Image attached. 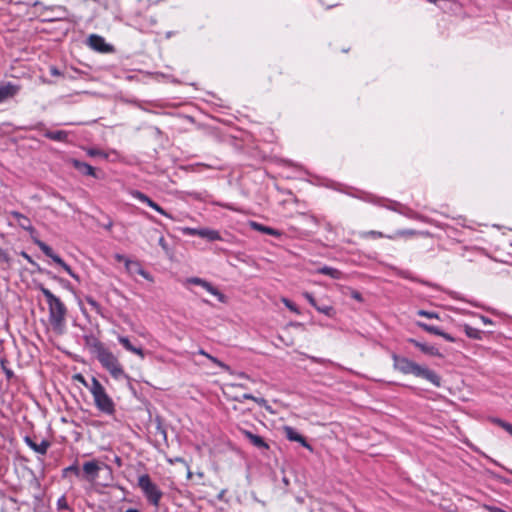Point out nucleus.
<instances>
[{
	"label": "nucleus",
	"instance_id": "f257e3e1",
	"mask_svg": "<svg viewBox=\"0 0 512 512\" xmlns=\"http://www.w3.org/2000/svg\"><path fill=\"white\" fill-rule=\"evenodd\" d=\"M392 360L393 368L402 374H412L416 377L426 379L436 387L441 386V377L435 371L395 353L392 354Z\"/></svg>",
	"mask_w": 512,
	"mask_h": 512
},
{
	"label": "nucleus",
	"instance_id": "f03ea898",
	"mask_svg": "<svg viewBox=\"0 0 512 512\" xmlns=\"http://www.w3.org/2000/svg\"><path fill=\"white\" fill-rule=\"evenodd\" d=\"M40 291L44 295L48 310H49V323L54 331L62 333L65 327L67 308L65 304L55 296L48 288L40 286Z\"/></svg>",
	"mask_w": 512,
	"mask_h": 512
},
{
	"label": "nucleus",
	"instance_id": "7ed1b4c3",
	"mask_svg": "<svg viewBox=\"0 0 512 512\" xmlns=\"http://www.w3.org/2000/svg\"><path fill=\"white\" fill-rule=\"evenodd\" d=\"M97 359L115 380L128 378L118 358L102 345L97 346Z\"/></svg>",
	"mask_w": 512,
	"mask_h": 512
},
{
	"label": "nucleus",
	"instance_id": "20e7f679",
	"mask_svg": "<svg viewBox=\"0 0 512 512\" xmlns=\"http://www.w3.org/2000/svg\"><path fill=\"white\" fill-rule=\"evenodd\" d=\"M89 390L98 410L108 415L114 413L115 404L112 398L107 394L104 386L95 377L91 379Z\"/></svg>",
	"mask_w": 512,
	"mask_h": 512
},
{
	"label": "nucleus",
	"instance_id": "39448f33",
	"mask_svg": "<svg viewBox=\"0 0 512 512\" xmlns=\"http://www.w3.org/2000/svg\"><path fill=\"white\" fill-rule=\"evenodd\" d=\"M138 486L146 496L147 500L154 506H158L162 497V492L156 484L151 481L147 474L140 475L138 478Z\"/></svg>",
	"mask_w": 512,
	"mask_h": 512
},
{
	"label": "nucleus",
	"instance_id": "423d86ee",
	"mask_svg": "<svg viewBox=\"0 0 512 512\" xmlns=\"http://www.w3.org/2000/svg\"><path fill=\"white\" fill-rule=\"evenodd\" d=\"M103 469H106L109 473H111L110 467L105 463H100L95 460L85 462L83 464V477L89 482H95L99 472Z\"/></svg>",
	"mask_w": 512,
	"mask_h": 512
},
{
	"label": "nucleus",
	"instance_id": "0eeeda50",
	"mask_svg": "<svg viewBox=\"0 0 512 512\" xmlns=\"http://www.w3.org/2000/svg\"><path fill=\"white\" fill-rule=\"evenodd\" d=\"M36 245L41 249V251L51 258L56 264H58L60 267L64 269L71 277H73L76 280H79L78 275H76L69 265H67L57 254L53 252L51 247H49L46 243H44L41 240H35Z\"/></svg>",
	"mask_w": 512,
	"mask_h": 512
},
{
	"label": "nucleus",
	"instance_id": "6e6552de",
	"mask_svg": "<svg viewBox=\"0 0 512 512\" xmlns=\"http://www.w3.org/2000/svg\"><path fill=\"white\" fill-rule=\"evenodd\" d=\"M186 283L187 284H194V285L201 286L208 293H210L211 295L215 296L218 299V301L221 302V303H225L226 300H227L226 296L222 292H220L211 283H209L208 281H206V280H204L202 278L192 277V278L187 279Z\"/></svg>",
	"mask_w": 512,
	"mask_h": 512
},
{
	"label": "nucleus",
	"instance_id": "1a4fd4ad",
	"mask_svg": "<svg viewBox=\"0 0 512 512\" xmlns=\"http://www.w3.org/2000/svg\"><path fill=\"white\" fill-rule=\"evenodd\" d=\"M88 46L100 53H111L114 51L112 45L106 43L105 39L97 34H91L87 40Z\"/></svg>",
	"mask_w": 512,
	"mask_h": 512
},
{
	"label": "nucleus",
	"instance_id": "9d476101",
	"mask_svg": "<svg viewBox=\"0 0 512 512\" xmlns=\"http://www.w3.org/2000/svg\"><path fill=\"white\" fill-rule=\"evenodd\" d=\"M416 325L419 328H421L422 330H424L425 332H428V333L433 334V335L440 336V337L444 338L448 342H451V343L456 342L455 337H453L449 333H446V332L442 331L440 328H438L436 326H432V325H429V324H427L425 322H421V321H417Z\"/></svg>",
	"mask_w": 512,
	"mask_h": 512
},
{
	"label": "nucleus",
	"instance_id": "9b49d317",
	"mask_svg": "<svg viewBox=\"0 0 512 512\" xmlns=\"http://www.w3.org/2000/svg\"><path fill=\"white\" fill-rule=\"evenodd\" d=\"M284 433H285V436L286 438L289 440V441H293V442H298L301 446H303L304 448L308 449L309 451H313V448L312 446L306 441V439L300 434L297 432L296 429H294L293 427H290V426H285L284 427Z\"/></svg>",
	"mask_w": 512,
	"mask_h": 512
},
{
	"label": "nucleus",
	"instance_id": "f8f14e48",
	"mask_svg": "<svg viewBox=\"0 0 512 512\" xmlns=\"http://www.w3.org/2000/svg\"><path fill=\"white\" fill-rule=\"evenodd\" d=\"M131 195L133 198L143 202V203H146L149 207H151L152 209H154L155 211H157L158 213L166 216V217H169L171 218V216L165 211L163 210L156 202H154L153 200H151L147 195H145L144 193L140 192V191H137V190H134L131 192Z\"/></svg>",
	"mask_w": 512,
	"mask_h": 512
},
{
	"label": "nucleus",
	"instance_id": "ddd939ff",
	"mask_svg": "<svg viewBox=\"0 0 512 512\" xmlns=\"http://www.w3.org/2000/svg\"><path fill=\"white\" fill-rule=\"evenodd\" d=\"M408 342L420 349L421 352L430 356H440L439 349L431 344L420 342L416 339L410 338Z\"/></svg>",
	"mask_w": 512,
	"mask_h": 512
},
{
	"label": "nucleus",
	"instance_id": "4468645a",
	"mask_svg": "<svg viewBox=\"0 0 512 512\" xmlns=\"http://www.w3.org/2000/svg\"><path fill=\"white\" fill-rule=\"evenodd\" d=\"M19 91V87L11 83L0 85V103L12 98Z\"/></svg>",
	"mask_w": 512,
	"mask_h": 512
},
{
	"label": "nucleus",
	"instance_id": "2eb2a0df",
	"mask_svg": "<svg viewBox=\"0 0 512 512\" xmlns=\"http://www.w3.org/2000/svg\"><path fill=\"white\" fill-rule=\"evenodd\" d=\"M25 442L32 450L42 455L46 454L50 446V442L47 440H41L39 443H36L29 437L25 438Z\"/></svg>",
	"mask_w": 512,
	"mask_h": 512
},
{
	"label": "nucleus",
	"instance_id": "dca6fc26",
	"mask_svg": "<svg viewBox=\"0 0 512 512\" xmlns=\"http://www.w3.org/2000/svg\"><path fill=\"white\" fill-rule=\"evenodd\" d=\"M118 341L129 352H132V353L138 355L142 359L145 357L143 349L135 347L134 345H132L130 340L127 337H125V336H118Z\"/></svg>",
	"mask_w": 512,
	"mask_h": 512
},
{
	"label": "nucleus",
	"instance_id": "f3484780",
	"mask_svg": "<svg viewBox=\"0 0 512 512\" xmlns=\"http://www.w3.org/2000/svg\"><path fill=\"white\" fill-rule=\"evenodd\" d=\"M72 164H73L74 168L77 169L80 173H82L84 175L96 177L95 169L91 165H89L85 162L79 161V160H75V159L72 160Z\"/></svg>",
	"mask_w": 512,
	"mask_h": 512
},
{
	"label": "nucleus",
	"instance_id": "a211bd4d",
	"mask_svg": "<svg viewBox=\"0 0 512 512\" xmlns=\"http://www.w3.org/2000/svg\"><path fill=\"white\" fill-rule=\"evenodd\" d=\"M11 216L13 217V219L16 221V223L21 228L28 230V231H31L33 229L30 219L28 217H26L25 215H23L19 212L13 211V212H11Z\"/></svg>",
	"mask_w": 512,
	"mask_h": 512
},
{
	"label": "nucleus",
	"instance_id": "6ab92c4d",
	"mask_svg": "<svg viewBox=\"0 0 512 512\" xmlns=\"http://www.w3.org/2000/svg\"><path fill=\"white\" fill-rule=\"evenodd\" d=\"M463 330L466 334V336L470 339H474V340H482L483 339V331L477 329V328H474L468 324H463Z\"/></svg>",
	"mask_w": 512,
	"mask_h": 512
},
{
	"label": "nucleus",
	"instance_id": "aec40b11",
	"mask_svg": "<svg viewBox=\"0 0 512 512\" xmlns=\"http://www.w3.org/2000/svg\"><path fill=\"white\" fill-rule=\"evenodd\" d=\"M386 201L388 202V200H386ZM380 205L383 206V207H386L389 210L396 211V212H398L400 214H404V215H406L408 217H411V218L415 217V215L411 211L405 212L402 209L403 206L400 203L396 202V201H389L388 205H386V204H380Z\"/></svg>",
	"mask_w": 512,
	"mask_h": 512
},
{
	"label": "nucleus",
	"instance_id": "412c9836",
	"mask_svg": "<svg viewBox=\"0 0 512 512\" xmlns=\"http://www.w3.org/2000/svg\"><path fill=\"white\" fill-rule=\"evenodd\" d=\"M318 273L331 277L332 279H340L342 272L330 266H323L318 269Z\"/></svg>",
	"mask_w": 512,
	"mask_h": 512
},
{
	"label": "nucleus",
	"instance_id": "4be33fe9",
	"mask_svg": "<svg viewBox=\"0 0 512 512\" xmlns=\"http://www.w3.org/2000/svg\"><path fill=\"white\" fill-rule=\"evenodd\" d=\"M359 236L363 239H367V238H388V239H395V236H392V235H385L384 233L380 232V231H376V230H370V231H362L359 233Z\"/></svg>",
	"mask_w": 512,
	"mask_h": 512
},
{
	"label": "nucleus",
	"instance_id": "5701e85b",
	"mask_svg": "<svg viewBox=\"0 0 512 512\" xmlns=\"http://www.w3.org/2000/svg\"><path fill=\"white\" fill-rule=\"evenodd\" d=\"M45 136L49 139L55 140V141H66L67 139V132L65 131H48L45 133Z\"/></svg>",
	"mask_w": 512,
	"mask_h": 512
},
{
	"label": "nucleus",
	"instance_id": "b1692460",
	"mask_svg": "<svg viewBox=\"0 0 512 512\" xmlns=\"http://www.w3.org/2000/svg\"><path fill=\"white\" fill-rule=\"evenodd\" d=\"M197 235L202 238H207L209 240H217L219 239V233L215 230L210 229H199V232H197Z\"/></svg>",
	"mask_w": 512,
	"mask_h": 512
},
{
	"label": "nucleus",
	"instance_id": "393cba45",
	"mask_svg": "<svg viewBox=\"0 0 512 512\" xmlns=\"http://www.w3.org/2000/svg\"><path fill=\"white\" fill-rule=\"evenodd\" d=\"M490 422L498 425L499 427L504 429L506 432H508L512 436V424L511 423H508V422H506L500 418H497V417L490 418Z\"/></svg>",
	"mask_w": 512,
	"mask_h": 512
},
{
	"label": "nucleus",
	"instance_id": "a878e982",
	"mask_svg": "<svg viewBox=\"0 0 512 512\" xmlns=\"http://www.w3.org/2000/svg\"><path fill=\"white\" fill-rule=\"evenodd\" d=\"M258 232H263V233H266L268 235H271V236H274L277 238H280L282 236L281 231L271 228V227L261 225V224H258Z\"/></svg>",
	"mask_w": 512,
	"mask_h": 512
},
{
	"label": "nucleus",
	"instance_id": "bb28decb",
	"mask_svg": "<svg viewBox=\"0 0 512 512\" xmlns=\"http://www.w3.org/2000/svg\"><path fill=\"white\" fill-rule=\"evenodd\" d=\"M315 309L319 313H322L328 317H332L334 315V308L330 305H317Z\"/></svg>",
	"mask_w": 512,
	"mask_h": 512
},
{
	"label": "nucleus",
	"instance_id": "cd10ccee",
	"mask_svg": "<svg viewBox=\"0 0 512 512\" xmlns=\"http://www.w3.org/2000/svg\"><path fill=\"white\" fill-rule=\"evenodd\" d=\"M115 259L119 262H124L126 269L129 270L131 265L138 267V262L127 259L124 255L116 254Z\"/></svg>",
	"mask_w": 512,
	"mask_h": 512
},
{
	"label": "nucleus",
	"instance_id": "c85d7f7f",
	"mask_svg": "<svg viewBox=\"0 0 512 512\" xmlns=\"http://www.w3.org/2000/svg\"><path fill=\"white\" fill-rule=\"evenodd\" d=\"M282 303L293 313L299 315L301 312L297 305L287 298L282 299Z\"/></svg>",
	"mask_w": 512,
	"mask_h": 512
},
{
	"label": "nucleus",
	"instance_id": "c756f323",
	"mask_svg": "<svg viewBox=\"0 0 512 512\" xmlns=\"http://www.w3.org/2000/svg\"><path fill=\"white\" fill-rule=\"evenodd\" d=\"M417 315H419L421 317H426L429 319H439V314L434 311H427V310L420 309L417 311Z\"/></svg>",
	"mask_w": 512,
	"mask_h": 512
},
{
	"label": "nucleus",
	"instance_id": "7c9ffc66",
	"mask_svg": "<svg viewBox=\"0 0 512 512\" xmlns=\"http://www.w3.org/2000/svg\"><path fill=\"white\" fill-rule=\"evenodd\" d=\"M301 217L304 219V221L307 225H311L314 227L318 226V220L314 215H307V214L302 213Z\"/></svg>",
	"mask_w": 512,
	"mask_h": 512
},
{
	"label": "nucleus",
	"instance_id": "2f4dec72",
	"mask_svg": "<svg viewBox=\"0 0 512 512\" xmlns=\"http://www.w3.org/2000/svg\"><path fill=\"white\" fill-rule=\"evenodd\" d=\"M199 354H201V355H203V356L207 357L208 359H210L213 363L217 364L218 366H220V367H222V368H225V369L227 368V366H226L224 363H222L221 361H219L217 358H215V357H213V356L209 355V354H208V353H206L204 350H200V351H199Z\"/></svg>",
	"mask_w": 512,
	"mask_h": 512
},
{
	"label": "nucleus",
	"instance_id": "473e14b6",
	"mask_svg": "<svg viewBox=\"0 0 512 512\" xmlns=\"http://www.w3.org/2000/svg\"><path fill=\"white\" fill-rule=\"evenodd\" d=\"M302 295H303V297H304V298L309 302V304H310L311 306H313L314 308H316V307H317V305H318V304H317V302H316V300H315L314 296H313L310 292H307V291H306V292H303V294H302Z\"/></svg>",
	"mask_w": 512,
	"mask_h": 512
},
{
	"label": "nucleus",
	"instance_id": "72a5a7b5",
	"mask_svg": "<svg viewBox=\"0 0 512 512\" xmlns=\"http://www.w3.org/2000/svg\"><path fill=\"white\" fill-rule=\"evenodd\" d=\"M257 404H258V408L264 407L267 411L273 413V411L271 410L270 406L267 404L266 400H264L262 398H258Z\"/></svg>",
	"mask_w": 512,
	"mask_h": 512
},
{
	"label": "nucleus",
	"instance_id": "f704fd0d",
	"mask_svg": "<svg viewBox=\"0 0 512 512\" xmlns=\"http://www.w3.org/2000/svg\"><path fill=\"white\" fill-rule=\"evenodd\" d=\"M58 509H68V504L64 496L60 497L57 501Z\"/></svg>",
	"mask_w": 512,
	"mask_h": 512
},
{
	"label": "nucleus",
	"instance_id": "c9c22d12",
	"mask_svg": "<svg viewBox=\"0 0 512 512\" xmlns=\"http://www.w3.org/2000/svg\"><path fill=\"white\" fill-rule=\"evenodd\" d=\"M416 234V232L414 230H399L397 231L393 236L398 237V236H406V235H414Z\"/></svg>",
	"mask_w": 512,
	"mask_h": 512
},
{
	"label": "nucleus",
	"instance_id": "e433bc0d",
	"mask_svg": "<svg viewBox=\"0 0 512 512\" xmlns=\"http://www.w3.org/2000/svg\"><path fill=\"white\" fill-rule=\"evenodd\" d=\"M87 153H88V155L93 156V157H95V156H103V157H106V155H105L102 151H100V150H98V149H89V150L87 151Z\"/></svg>",
	"mask_w": 512,
	"mask_h": 512
},
{
	"label": "nucleus",
	"instance_id": "4c0bfd02",
	"mask_svg": "<svg viewBox=\"0 0 512 512\" xmlns=\"http://www.w3.org/2000/svg\"><path fill=\"white\" fill-rule=\"evenodd\" d=\"M479 318L482 321V323L485 324V325H492L493 324V321L490 318H488V317H486L484 315H479Z\"/></svg>",
	"mask_w": 512,
	"mask_h": 512
},
{
	"label": "nucleus",
	"instance_id": "58836bf2",
	"mask_svg": "<svg viewBox=\"0 0 512 512\" xmlns=\"http://www.w3.org/2000/svg\"><path fill=\"white\" fill-rule=\"evenodd\" d=\"M75 378L89 389L90 385L86 382L85 378L81 374L76 375Z\"/></svg>",
	"mask_w": 512,
	"mask_h": 512
},
{
	"label": "nucleus",
	"instance_id": "ea45409f",
	"mask_svg": "<svg viewBox=\"0 0 512 512\" xmlns=\"http://www.w3.org/2000/svg\"><path fill=\"white\" fill-rule=\"evenodd\" d=\"M137 273L140 274L141 276H143L144 278L146 279H149V275L147 272H145L141 267L140 265L138 264V267H137Z\"/></svg>",
	"mask_w": 512,
	"mask_h": 512
},
{
	"label": "nucleus",
	"instance_id": "a19ab883",
	"mask_svg": "<svg viewBox=\"0 0 512 512\" xmlns=\"http://www.w3.org/2000/svg\"><path fill=\"white\" fill-rule=\"evenodd\" d=\"M245 435L251 440V442L256 445V435L252 434L251 432L245 431Z\"/></svg>",
	"mask_w": 512,
	"mask_h": 512
},
{
	"label": "nucleus",
	"instance_id": "79ce46f5",
	"mask_svg": "<svg viewBox=\"0 0 512 512\" xmlns=\"http://www.w3.org/2000/svg\"><path fill=\"white\" fill-rule=\"evenodd\" d=\"M65 471H70V472H73L75 473L77 476H79L80 472H79V469L77 466H69L68 468L65 469Z\"/></svg>",
	"mask_w": 512,
	"mask_h": 512
},
{
	"label": "nucleus",
	"instance_id": "37998d69",
	"mask_svg": "<svg viewBox=\"0 0 512 512\" xmlns=\"http://www.w3.org/2000/svg\"><path fill=\"white\" fill-rule=\"evenodd\" d=\"M310 359L315 362V363H319V364H324L327 362L326 359H323V358H317V357H314V356H311Z\"/></svg>",
	"mask_w": 512,
	"mask_h": 512
},
{
	"label": "nucleus",
	"instance_id": "c03bdc74",
	"mask_svg": "<svg viewBox=\"0 0 512 512\" xmlns=\"http://www.w3.org/2000/svg\"><path fill=\"white\" fill-rule=\"evenodd\" d=\"M185 232L190 235H197V232H199V229L194 228H186Z\"/></svg>",
	"mask_w": 512,
	"mask_h": 512
},
{
	"label": "nucleus",
	"instance_id": "a18cd8bd",
	"mask_svg": "<svg viewBox=\"0 0 512 512\" xmlns=\"http://www.w3.org/2000/svg\"><path fill=\"white\" fill-rule=\"evenodd\" d=\"M159 242V245L163 248V249H167V246H166V242H165V239L163 236H161L158 240Z\"/></svg>",
	"mask_w": 512,
	"mask_h": 512
},
{
	"label": "nucleus",
	"instance_id": "49530a36",
	"mask_svg": "<svg viewBox=\"0 0 512 512\" xmlns=\"http://www.w3.org/2000/svg\"><path fill=\"white\" fill-rule=\"evenodd\" d=\"M352 298H354V299H356L358 301L362 300L361 294L359 292H357V291L352 292Z\"/></svg>",
	"mask_w": 512,
	"mask_h": 512
},
{
	"label": "nucleus",
	"instance_id": "de8ad7c7",
	"mask_svg": "<svg viewBox=\"0 0 512 512\" xmlns=\"http://www.w3.org/2000/svg\"><path fill=\"white\" fill-rule=\"evenodd\" d=\"M261 447L266 448V447H267V445H266V443L264 442V440L258 436V448H261Z\"/></svg>",
	"mask_w": 512,
	"mask_h": 512
},
{
	"label": "nucleus",
	"instance_id": "09e8293b",
	"mask_svg": "<svg viewBox=\"0 0 512 512\" xmlns=\"http://www.w3.org/2000/svg\"><path fill=\"white\" fill-rule=\"evenodd\" d=\"M87 302H88L91 306H93L94 308H98V304H97V302H96L95 300H93L92 298H88V299H87Z\"/></svg>",
	"mask_w": 512,
	"mask_h": 512
},
{
	"label": "nucleus",
	"instance_id": "8fccbe9b",
	"mask_svg": "<svg viewBox=\"0 0 512 512\" xmlns=\"http://www.w3.org/2000/svg\"><path fill=\"white\" fill-rule=\"evenodd\" d=\"M366 201L376 203V197L372 195H368L366 198H364Z\"/></svg>",
	"mask_w": 512,
	"mask_h": 512
},
{
	"label": "nucleus",
	"instance_id": "3c124183",
	"mask_svg": "<svg viewBox=\"0 0 512 512\" xmlns=\"http://www.w3.org/2000/svg\"><path fill=\"white\" fill-rule=\"evenodd\" d=\"M22 255H23V257H24L27 261H29L30 263H33V261H32V259H31V257H30L27 253L23 252V253H22Z\"/></svg>",
	"mask_w": 512,
	"mask_h": 512
},
{
	"label": "nucleus",
	"instance_id": "603ef678",
	"mask_svg": "<svg viewBox=\"0 0 512 512\" xmlns=\"http://www.w3.org/2000/svg\"><path fill=\"white\" fill-rule=\"evenodd\" d=\"M128 271H130V272H132V271L137 272V267H136V266H134V265H131V266H130V269H129Z\"/></svg>",
	"mask_w": 512,
	"mask_h": 512
},
{
	"label": "nucleus",
	"instance_id": "864d4df0",
	"mask_svg": "<svg viewBox=\"0 0 512 512\" xmlns=\"http://www.w3.org/2000/svg\"><path fill=\"white\" fill-rule=\"evenodd\" d=\"M125 512H139V511L137 509L130 508V509L126 510Z\"/></svg>",
	"mask_w": 512,
	"mask_h": 512
},
{
	"label": "nucleus",
	"instance_id": "5fc2aeb1",
	"mask_svg": "<svg viewBox=\"0 0 512 512\" xmlns=\"http://www.w3.org/2000/svg\"><path fill=\"white\" fill-rule=\"evenodd\" d=\"M112 225H113V223L110 221V222L106 225V229H111V228H112Z\"/></svg>",
	"mask_w": 512,
	"mask_h": 512
},
{
	"label": "nucleus",
	"instance_id": "6e6d98bb",
	"mask_svg": "<svg viewBox=\"0 0 512 512\" xmlns=\"http://www.w3.org/2000/svg\"><path fill=\"white\" fill-rule=\"evenodd\" d=\"M243 397L244 398H251V399H253V397L251 395H248V394H244Z\"/></svg>",
	"mask_w": 512,
	"mask_h": 512
},
{
	"label": "nucleus",
	"instance_id": "4d7b16f0",
	"mask_svg": "<svg viewBox=\"0 0 512 512\" xmlns=\"http://www.w3.org/2000/svg\"><path fill=\"white\" fill-rule=\"evenodd\" d=\"M251 227L256 229V222H251Z\"/></svg>",
	"mask_w": 512,
	"mask_h": 512
},
{
	"label": "nucleus",
	"instance_id": "13d9d810",
	"mask_svg": "<svg viewBox=\"0 0 512 512\" xmlns=\"http://www.w3.org/2000/svg\"><path fill=\"white\" fill-rule=\"evenodd\" d=\"M430 3H436L438 0H427Z\"/></svg>",
	"mask_w": 512,
	"mask_h": 512
},
{
	"label": "nucleus",
	"instance_id": "bf43d9fd",
	"mask_svg": "<svg viewBox=\"0 0 512 512\" xmlns=\"http://www.w3.org/2000/svg\"><path fill=\"white\" fill-rule=\"evenodd\" d=\"M52 73H53L54 75L58 74L57 70H55V69H53V70H52Z\"/></svg>",
	"mask_w": 512,
	"mask_h": 512
}]
</instances>
